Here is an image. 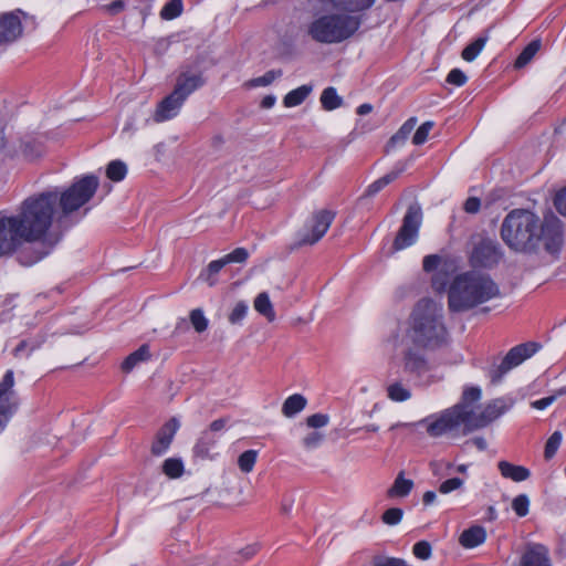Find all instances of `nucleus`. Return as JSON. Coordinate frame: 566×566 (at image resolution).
Masks as SVG:
<instances>
[{"mask_svg": "<svg viewBox=\"0 0 566 566\" xmlns=\"http://www.w3.org/2000/svg\"><path fill=\"white\" fill-rule=\"evenodd\" d=\"M555 401L554 396H547L544 398H541L538 400H535L531 403V406L537 410H544L548 406H551Z\"/></svg>", "mask_w": 566, "mask_h": 566, "instance_id": "0e129e2a", "label": "nucleus"}, {"mask_svg": "<svg viewBox=\"0 0 566 566\" xmlns=\"http://www.w3.org/2000/svg\"><path fill=\"white\" fill-rule=\"evenodd\" d=\"M127 174L126 165L120 160H113L107 165L106 176L112 181H122Z\"/></svg>", "mask_w": 566, "mask_h": 566, "instance_id": "4c0bfd02", "label": "nucleus"}, {"mask_svg": "<svg viewBox=\"0 0 566 566\" xmlns=\"http://www.w3.org/2000/svg\"><path fill=\"white\" fill-rule=\"evenodd\" d=\"M125 8V2L123 0H115L106 6V10L112 14H117L122 12Z\"/></svg>", "mask_w": 566, "mask_h": 566, "instance_id": "69168bd1", "label": "nucleus"}, {"mask_svg": "<svg viewBox=\"0 0 566 566\" xmlns=\"http://www.w3.org/2000/svg\"><path fill=\"white\" fill-rule=\"evenodd\" d=\"M539 48H541L539 41L535 40V41L530 42L516 57V60L514 62V66L516 69L524 67L526 64H528L532 61V59L538 52Z\"/></svg>", "mask_w": 566, "mask_h": 566, "instance_id": "72a5a7b5", "label": "nucleus"}, {"mask_svg": "<svg viewBox=\"0 0 566 566\" xmlns=\"http://www.w3.org/2000/svg\"><path fill=\"white\" fill-rule=\"evenodd\" d=\"M151 357L149 345L143 344L138 349L129 354L122 363V370L130 373L140 363L149 360Z\"/></svg>", "mask_w": 566, "mask_h": 566, "instance_id": "b1692460", "label": "nucleus"}, {"mask_svg": "<svg viewBox=\"0 0 566 566\" xmlns=\"http://www.w3.org/2000/svg\"><path fill=\"white\" fill-rule=\"evenodd\" d=\"M446 81L447 83L454 86H463L467 83L468 77L460 69H452L449 72Z\"/></svg>", "mask_w": 566, "mask_h": 566, "instance_id": "3c124183", "label": "nucleus"}, {"mask_svg": "<svg viewBox=\"0 0 566 566\" xmlns=\"http://www.w3.org/2000/svg\"><path fill=\"white\" fill-rule=\"evenodd\" d=\"M322 439H323V436L319 432L314 431V432L308 433L303 439V444L308 449H313V448L318 447Z\"/></svg>", "mask_w": 566, "mask_h": 566, "instance_id": "4d7b16f0", "label": "nucleus"}, {"mask_svg": "<svg viewBox=\"0 0 566 566\" xmlns=\"http://www.w3.org/2000/svg\"><path fill=\"white\" fill-rule=\"evenodd\" d=\"M408 336L422 348L436 349L446 345L449 335L442 306L430 298L420 300L411 313Z\"/></svg>", "mask_w": 566, "mask_h": 566, "instance_id": "20e7f679", "label": "nucleus"}, {"mask_svg": "<svg viewBox=\"0 0 566 566\" xmlns=\"http://www.w3.org/2000/svg\"><path fill=\"white\" fill-rule=\"evenodd\" d=\"M415 486V483L410 479L405 478V472L400 471L392 485L387 490V497L396 499V497H406L410 494Z\"/></svg>", "mask_w": 566, "mask_h": 566, "instance_id": "5701e85b", "label": "nucleus"}, {"mask_svg": "<svg viewBox=\"0 0 566 566\" xmlns=\"http://www.w3.org/2000/svg\"><path fill=\"white\" fill-rule=\"evenodd\" d=\"M463 485V480L460 478H451L443 481L439 486V492L442 494H448L452 491L460 489Z\"/></svg>", "mask_w": 566, "mask_h": 566, "instance_id": "864d4df0", "label": "nucleus"}, {"mask_svg": "<svg viewBox=\"0 0 566 566\" xmlns=\"http://www.w3.org/2000/svg\"><path fill=\"white\" fill-rule=\"evenodd\" d=\"M25 245L23 232L17 222L14 214L0 218V256L19 253Z\"/></svg>", "mask_w": 566, "mask_h": 566, "instance_id": "9d476101", "label": "nucleus"}, {"mask_svg": "<svg viewBox=\"0 0 566 566\" xmlns=\"http://www.w3.org/2000/svg\"><path fill=\"white\" fill-rule=\"evenodd\" d=\"M500 244L491 239H482L472 250L470 261L473 266L491 269L502 259Z\"/></svg>", "mask_w": 566, "mask_h": 566, "instance_id": "f8f14e48", "label": "nucleus"}, {"mask_svg": "<svg viewBox=\"0 0 566 566\" xmlns=\"http://www.w3.org/2000/svg\"><path fill=\"white\" fill-rule=\"evenodd\" d=\"M189 318L197 333H203L208 328L209 321L201 308L192 310L189 314Z\"/></svg>", "mask_w": 566, "mask_h": 566, "instance_id": "ea45409f", "label": "nucleus"}, {"mask_svg": "<svg viewBox=\"0 0 566 566\" xmlns=\"http://www.w3.org/2000/svg\"><path fill=\"white\" fill-rule=\"evenodd\" d=\"M417 124L416 117H410L407 119L401 127L398 129L396 134L391 136L389 139L388 146L395 147L397 145H402L408 139L411 132L415 129V126Z\"/></svg>", "mask_w": 566, "mask_h": 566, "instance_id": "c85d7f7f", "label": "nucleus"}, {"mask_svg": "<svg viewBox=\"0 0 566 566\" xmlns=\"http://www.w3.org/2000/svg\"><path fill=\"white\" fill-rule=\"evenodd\" d=\"M421 423H427V432L430 437H440L454 430H461L463 434L469 433L465 431V413L462 405H454L437 417L423 419Z\"/></svg>", "mask_w": 566, "mask_h": 566, "instance_id": "6e6552de", "label": "nucleus"}, {"mask_svg": "<svg viewBox=\"0 0 566 566\" xmlns=\"http://www.w3.org/2000/svg\"><path fill=\"white\" fill-rule=\"evenodd\" d=\"M413 555L422 560H427L431 556V545L427 541L417 542L412 547Z\"/></svg>", "mask_w": 566, "mask_h": 566, "instance_id": "8fccbe9b", "label": "nucleus"}, {"mask_svg": "<svg viewBox=\"0 0 566 566\" xmlns=\"http://www.w3.org/2000/svg\"><path fill=\"white\" fill-rule=\"evenodd\" d=\"M514 399L511 397L495 398L488 402L479 413L474 410L467 411L465 407H463V412L465 413V431L471 433L488 427L507 412L514 406Z\"/></svg>", "mask_w": 566, "mask_h": 566, "instance_id": "423d86ee", "label": "nucleus"}, {"mask_svg": "<svg viewBox=\"0 0 566 566\" xmlns=\"http://www.w3.org/2000/svg\"><path fill=\"white\" fill-rule=\"evenodd\" d=\"M248 305L245 302H238L231 313L229 314V322L233 325L241 324L248 313Z\"/></svg>", "mask_w": 566, "mask_h": 566, "instance_id": "c03bdc74", "label": "nucleus"}, {"mask_svg": "<svg viewBox=\"0 0 566 566\" xmlns=\"http://www.w3.org/2000/svg\"><path fill=\"white\" fill-rule=\"evenodd\" d=\"M258 451L256 450H247L242 452L238 458V467L243 473H250L256 462Z\"/></svg>", "mask_w": 566, "mask_h": 566, "instance_id": "58836bf2", "label": "nucleus"}, {"mask_svg": "<svg viewBox=\"0 0 566 566\" xmlns=\"http://www.w3.org/2000/svg\"><path fill=\"white\" fill-rule=\"evenodd\" d=\"M360 25V17L329 13L312 21L307 28V33L315 42L335 44L353 36Z\"/></svg>", "mask_w": 566, "mask_h": 566, "instance_id": "39448f33", "label": "nucleus"}, {"mask_svg": "<svg viewBox=\"0 0 566 566\" xmlns=\"http://www.w3.org/2000/svg\"><path fill=\"white\" fill-rule=\"evenodd\" d=\"M332 6L339 11L349 13L360 12L369 9L375 0H329Z\"/></svg>", "mask_w": 566, "mask_h": 566, "instance_id": "393cba45", "label": "nucleus"}, {"mask_svg": "<svg viewBox=\"0 0 566 566\" xmlns=\"http://www.w3.org/2000/svg\"><path fill=\"white\" fill-rule=\"evenodd\" d=\"M441 261H442V259L438 254L426 255L422 261V269L424 272H428V273L433 272L438 269Z\"/></svg>", "mask_w": 566, "mask_h": 566, "instance_id": "5fc2aeb1", "label": "nucleus"}, {"mask_svg": "<svg viewBox=\"0 0 566 566\" xmlns=\"http://www.w3.org/2000/svg\"><path fill=\"white\" fill-rule=\"evenodd\" d=\"M282 75V71H268L262 76L256 77L252 81L254 86H268L270 85L276 77Z\"/></svg>", "mask_w": 566, "mask_h": 566, "instance_id": "603ef678", "label": "nucleus"}, {"mask_svg": "<svg viewBox=\"0 0 566 566\" xmlns=\"http://www.w3.org/2000/svg\"><path fill=\"white\" fill-rule=\"evenodd\" d=\"M488 41L489 31L486 30L462 50V59L467 62H472L473 60H475V57L481 53Z\"/></svg>", "mask_w": 566, "mask_h": 566, "instance_id": "a878e982", "label": "nucleus"}, {"mask_svg": "<svg viewBox=\"0 0 566 566\" xmlns=\"http://www.w3.org/2000/svg\"><path fill=\"white\" fill-rule=\"evenodd\" d=\"M321 104L325 111H334L342 106L343 98L333 86L326 87L321 94Z\"/></svg>", "mask_w": 566, "mask_h": 566, "instance_id": "2f4dec72", "label": "nucleus"}, {"mask_svg": "<svg viewBox=\"0 0 566 566\" xmlns=\"http://www.w3.org/2000/svg\"><path fill=\"white\" fill-rule=\"evenodd\" d=\"M485 539V528L480 525H473L461 533L459 543L465 548H473L483 544Z\"/></svg>", "mask_w": 566, "mask_h": 566, "instance_id": "4be33fe9", "label": "nucleus"}, {"mask_svg": "<svg viewBox=\"0 0 566 566\" xmlns=\"http://www.w3.org/2000/svg\"><path fill=\"white\" fill-rule=\"evenodd\" d=\"M539 348V345L534 342L516 345L512 347L500 364H493L488 369V377L492 385H497L502 381L503 377L514 367L522 364L525 359L532 357Z\"/></svg>", "mask_w": 566, "mask_h": 566, "instance_id": "0eeeda50", "label": "nucleus"}, {"mask_svg": "<svg viewBox=\"0 0 566 566\" xmlns=\"http://www.w3.org/2000/svg\"><path fill=\"white\" fill-rule=\"evenodd\" d=\"M224 261L230 263H244L249 258V252L245 248H237L232 252L226 254Z\"/></svg>", "mask_w": 566, "mask_h": 566, "instance_id": "09e8293b", "label": "nucleus"}, {"mask_svg": "<svg viewBox=\"0 0 566 566\" xmlns=\"http://www.w3.org/2000/svg\"><path fill=\"white\" fill-rule=\"evenodd\" d=\"M205 84L206 78L201 71L185 70L178 74L172 91L186 102L193 92L201 88Z\"/></svg>", "mask_w": 566, "mask_h": 566, "instance_id": "dca6fc26", "label": "nucleus"}, {"mask_svg": "<svg viewBox=\"0 0 566 566\" xmlns=\"http://www.w3.org/2000/svg\"><path fill=\"white\" fill-rule=\"evenodd\" d=\"M13 387L14 374L8 369L0 381V433L19 407V398Z\"/></svg>", "mask_w": 566, "mask_h": 566, "instance_id": "9b49d317", "label": "nucleus"}, {"mask_svg": "<svg viewBox=\"0 0 566 566\" xmlns=\"http://www.w3.org/2000/svg\"><path fill=\"white\" fill-rule=\"evenodd\" d=\"M500 295L499 285L489 274L468 271L454 276L448 289V308L462 313Z\"/></svg>", "mask_w": 566, "mask_h": 566, "instance_id": "7ed1b4c3", "label": "nucleus"}, {"mask_svg": "<svg viewBox=\"0 0 566 566\" xmlns=\"http://www.w3.org/2000/svg\"><path fill=\"white\" fill-rule=\"evenodd\" d=\"M254 308L258 313L263 315L269 322H273L275 319V311L270 301L268 293H260L254 300Z\"/></svg>", "mask_w": 566, "mask_h": 566, "instance_id": "c756f323", "label": "nucleus"}, {"mask_svg": "<svg viewBox=\"0 0 566 566\" xmlns=\"http://www.w3.org/2000/svg\"><path fill=\"white\" fill-rule=\"evenodd\" d=\"M308 427L317 429L325 427L328 423V416L323 413H314L306 419Z\"/></svg>", "mask_w": 566, "mask_h": 566, "instance_id": "6e6d98bb", "label": "nucleus"}, {"mask_svg": "<svg viewBox=\"0 0 566 566\" xmlns=\"http://www.w3.org/2000/svg\"><path fill=\"white\" fill-rule=\"evenodd\" d=\"M275 101H276L275 96L266 95L261 101V107L265 108V109H269V108L274 106Z\"/></svg>", "mask_w": 566, "mask_h": 566, "instance_id": "338daca9", "label": "nucleus"}, {"mask_svg": "<svg viewBox=\"0 0 566 566\" xmlns=\"http://www.w3.org/2000/svg\"><path fill=\"white\" fill-rule=\"evenodd\" d=\"M405 371L420 377L429 371V364L422 354L413 349L406 350L403 355Z\"/></svg>", "mask_w": 566, "mask_h": 566, "instance_id": "aec40b11", "label": "nucleus"}, {"mask_svg": "<svg viewBox=\"0 0 566 566\" xmlns=\"http://www.w3.org/2000/svg\"><path fill=\"white\" fill-rule=\"evenodd\" d=\"M497 469L504 479L514 482H522L531 476V471L526 467L516 465L505 460L497 462Z\"/></svg>", "mask_w": 566, "mask_h": 566, "instance_id": "412c9836", "label": "nucleus"}, {"mask_svg": "<svg viewBox=\"0 0 566 566\" xmlns=\"http://www.w3.org/2000/svg\"><path fill=\"white\" fill-rule=\"evenodd\" d=\"M313 87L311 85H302L289 92L284 98L283 104L285 107H294L302 104L311 94Z\"/></svg>", "mask_w": 566, "mask_h": 566, "instance_id": "bb28decb", "label": "nucleus"}, {"mask_svg": "<svg viewBox=\"0 0 566 566\" xmlns=\"http://www.w3.org/2000/svg\"><path fill=\"white\" fill-rule=\"evenodd\" d=\"M184 103L185 101L179 95H176L172 91L158 103L154 113V120L156 123H163L176 117L179 114Z\"/></svg>", "mask_w": 566, "mask_h": 566, "instance_id": "a211bd4d", "label": "nucleus"}, {"mask_svg": "<svg viewBox=\"0 0 566 566\" xmlns=\"http://www.w3.org/2000/svg\"><path fill=\"white\" fill-rule=\"evenodd\" d=\"M220 436H213L212 432L203 430L192 448L193 457L201 460H212L214 455L212 450L217 447Z\"/></svg>", "mask_w": 566, "mask_h": 566, "instance_id": "6ab92c4d", "label": "nucleus"}, {"mask_svg": "<svg viewBox=\"0 0 566 566\" xmlns=\"http://www.w3.org/2000/svg\"><path fill=\"white\" fill-rule=\"evenodd\" d=\"M432 287L436 292H443L447 287V281L444 275L437 273L432 277Z\"/></svg>", "mask_w": 566, "mask_h": 566, "instance_id": "e2e57ef3", "label": "nucleus"}, {"mask_svg": "<svg viewBox=\"0 0 566 566\" xmlns=\"http://www.w3.org/2000/svg\"><path fill=\"white\" fill-rule=\"evenodd\" d=\"M481 201L476 197H470L464 202V211L468 213H476L480 210Z\"/></svg>", "mask_w": 566, "mask_h": 566, "instance_id": "052dcab7", "label": "nucleus"}, {"mask_svg": "<svg viewBox=\"0 0 566 566\" xmlns=\"http://www.w3.org/2000/svg\"><path fill=\"white\" fill-rule=\"evenodd\" d=\"M503 242L516 252H535L541 245L551 253L559 250L563 241L560 220L554 214L543 220L527 209H514L503 219Z\"/></svg>", "mask_w": 566, "mask_h": 566, "instance_id": "f03ea898", "label": "nucleus"}, {"mask_svg": "<svg viewBox=\"0 0 566 566\" xmlns=\"http://www.w3.org/2000/svg\"><path fill=\"white\" fill-rule=\"evenodd\" d=\"M433 126L434 123L432 120H428L421 124L413 134L412 144L417 146L424 144Z\"/></svg>", "mask_w": 566, "mask_h": 566, "instance_id": "37998d69", "label": "nucleus"}, {"mask_svg": "<svg viewBox=\"0 0 566 566\" xmlns=\"http://www.w3.org/2000/svg\"><path fill=\"white\" fill-rule=\"evenodd\" d=\"M98 186L96 176L85 175L69 187H55L25 198L14 213L25 242L17 255L18 263L32 266L50 255L64 231L75 223L73 213L91 201Z\"/></svg>", "mask_w": 566, "mask_h": 566, "instance_id": "f257e3e1", "label": "nucleus"}, {"mask_svg": "<svg viewBox=\"0 0 566 566\" xmlns=\"http://www.w3.org/2000/svg\"><path fill=\"white\" fill-rule=\"evenodd\" d=\"M179 428L180 422L172 417L158 429L150 447L154 457H161L169 450Z\"/></svg>", "mask_w": 566, "mask_h": 566, "instance_id": "4468645a", "label": "nucleus"}, {"mask_svg": "<svg viewBox=\"0 0 566 566\" xmlns=\"http://www.w3.org/2000/svg\"><path fill=\"white\" fill-rule=\"evenodd\" d=\"M40 347V343L33 342L30 343L25 339L21 340L17 347L13 349L12 354L14 357H22L25 353V357H30L31 354Z\"/></svg>", "mask_w": 566, "mask_h": 566, "instance_id": "a18cd8bd", "label": "nucleus"}, {"mask_svg": "<svg viewBox=\"0 0 566 566\" xmlns=\"http://www.w3.org/2000/svg\"><path fill=\"white\" fill-rule=\"evenodd\" d=\"M373 566H409L405 559L388 556H375L373 558Z\"/></svg>", "mask_w": 566, "mask_h": 566, "instance_id": "de8ad7c7", "label": "nucleus"}, {"mask_svg": "<svg viewBox=\"0 0 566 566\" xmlns=\"http://www.w3.org/2000/svg\"><path fill=\"white\" fill-rule=\"evenodd\" d=\"M371 112H373V105H371V104H369V103H364V104L359 105V106L357 107V109H356V113H357L358 115H361V116H363V115H367V114H369V113H371Z\"/></svg>", "mask_w": 566, "mask_h": 566, "instance_id": "774afa93", "label": "nucleus"}, {"mask_svg": "<svg viewBox=\"0 0 566 566\" xmlns=\"http://www.w3.org/2000/svg\"><path fill=\"white\" fill-rule=\"evenodd\" d=\"M161 471L169 479H179L185 472V464L180 458H168L163 462Z\"/></svg>", "mask_w": 566, "mask_h": 566, "instance_id": "7c9ffc66", "label": "nucleus"}, {"mask_svg": "<svg viewBox=\"0 0 566 566\" xmlns=\"http://www.w3.org/2000/svg\"><path fill=\"white\" fill-rule=\"evenodd\" d=\"M184 10L182 0H169L160 10L163 20H174L178 18Z\"/></svg>", "mask_w": 566, "mask_h": 566, "instance_id": "e433bc0d", "label": "nucleus"}, {"mask_svg": "<svg viewBox=\"0 0 566 566\" xmlns=\"http://www.w3.org/2000/svg\"><path fill=\"white\" fill-rule=\"evenodd\" d=\"M306 402L305 397L300 394H294L284 401L282 412L285 417H293L305 408Z\"/></svg>", "mask_w": 566, "mask_h": 566, "instance_id": "cd10ccee", "label": "nucleus"}, {"mask_svg": "<svg viewBox=\"0 0 566 566\" xmlns=\"http://www.w3.org/2000/svg\"><path fill=\"white\" fill-rule=\"evenodd\" d=\"M387 396L396 402H403L411 397V391L400 382H394L387 387Z\"/></svg>", "mask_w": 566, "mask_h": 566, "instance_id": "c9c22d12", "label": "nucleus"}, {"mask_svg": "<svg viewBox=\"0 0 566 566\" xmlns=\"http://www.w3.org/2000/svg\"><path fill=\"white\" fill-rule=\"evenodd\" d=\"M554 205L557 211L566 217V187L556 195Z\"/></svg>", "mask_w": 566, "mask_h": 566, "instance_id": "13d9d810", "label": "nucleus"}, {"mask_svg": "<svg viewBox=\"0 0 566 566\" xmlns=\"http://www.w3.org/2000/svg\"><path fill=\"white\" fill-rule=\"evenodd\" d=\"M562 438V433L559 431H555L547 439L544 449V457L546 460L552 459L556 454L558 448L560 447Z\"/></svg>", "mask_w": 566, "mask_h": 566, "instance_id": "a19ab883", "label": "nucleus"}, {"mask_svg": "<svg viewBox=\"0 0 566 566\" xmlns=\"http://www.w3.org/2000/svg\"><path fill=\"white\" fill-rule=\"evenodd\" d=\"M403 168H400L398 170H392L386 174L385 176L380 177L379 179L375 180L373 184H370L366 190V193L368 196H375L378 193L382 188H385L387 185L396 180L399 175L402 172Z\"/></svg>", "mask_w": 566, "mask_h": 566, "instance_id": "473e14b6", "label": "nucleus"}, {"mask_svg": "<svg viewBox=\"0 0 566 566\" xmlns=\"http://www.w3.org/2000/svg\"><path fill=\"white\" fill-rule=\"evenodd\" d=\"M517 566H554L549 548L542 543H526Z\"/></svg>", "mask_w": 566, "mask_h": 566, "instance_id": "2eb2a0df", "label": "nucleus"}, {"mask_svg": "<svg viewBox=\"0 0 566 566\" xmlns=\"http://www.w3.org/2000/svg\"><path fill=\"white\" fill-rule=\"evenodd\" d=\"M227 265V262L224 261V258L222 256L219 260L211 261L208 266L207 271L209 275H216L218 274L224 266Z\"/></svg>", "mask_w": 566, "mask_h": 566, "instance_id": "680f3d73", "label": "nucleus"}, {"mask_svg": "<svg viewBox=\"0 0 566 566\" xmlns=\"http://www.w3.org/2000/svg\"><path fill=\"white\" fill-rule=\"evenodd\" d=\"M403 516V511L399 507H390L381 515V521L387 525H397Z\"/></svg>", "mask_w": 566, "mask_h": 566, "instance_id": "49530a36", "label": "nucleus"}, {"mask_svg": "<svg viewBox=\"0 0 566 566\" xmlns=\"http://www.w3.org/2000/svg\"><path fill=\"white\" fill-rule=\"evenodd\" d=\"M423 213L419 203L415 202L407 208L401 226L392 242V252L413 245L419 237Z\"/></svg>", "mask_w": 566, "mask_h": 566, "instance_id": "1a4fd4ad", "label": "nucleus"}, {"mask_svg": "<svg viewBox=\"0 0 566 566\" xmlns=\"http://www.w3.org/2000/svg\"><path fill=\"white\" fill-rule=\"evenodd\" d=\"M21 10L0 13V48L15 43L23 34Z\"/></svg>", "mask_w": 566, "mask_h": 566, "instance_id": "ddd939ff", "label": "nucleus"}, {"mask_svg": "<svg viewBox=\"0 0 566 566\" xmlns=\"http://www.w3.org/2000/svg\"><path fill=\"white\" fill-rule=\"evenodd\" d=\"M512 509L518 517H524L530 512V499L526 494H518L512 501Z\"/></svg>", "mask_w": 566, "mask_h": 566, "instance_id": "79ce46f5", "label": "nucleus"}, {"mask_svg": "<svg viewBox=\"0 0 566 566\" xmlns=\"http://www.w3.org/2000/svg\"><path fill=\"white\" fill-rule=\"evenodd\" d=\"M228 423V419L226 418H220V419H217V420H213L209 428L206 429V431H210L212 432L213 436H220L219 433L226 428Z\"/></svg>", "mask_w": 566, "mask_h": 566, "instance_id": "bf43d9fd", "label": "nucleus"}, {"mask_svg": "<svg viewBox=\"0 0 566 566\" xmlns=\"http://www.w3.org/2000/svg\"><path fill=\"white\" fill-rule=\"evenodd\" d=\"M481 396H482V391H481L480 387H476V386L465 387L462 392L461 401L458 402L457 405H462L463 407H465L467 411L474 410L473 403L478 402L481 399Z\"/></svg>", "mask_w": 566, "mask_h": 566, "instance_id": "f704fd0d", "label": "nucleus"}, {"mask_svg": "<svg viewBox=\"0 0 566 566\" xmlns=\"http://www.w3.org/2000/svg\"><path fill=\"white\" fill-rule=\"evenodd\" d=\"M334 219V213L328 210H321L313 216V223L311 226V232L305 233L301 239L298 244H314L319 241L327 230L329 229Z\"/></svg>", "mask_w": 566, "mask_h": 566, "instance_id": "f3484780", "label": "nucleus"}]
</instances>
